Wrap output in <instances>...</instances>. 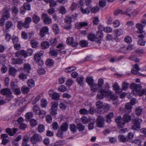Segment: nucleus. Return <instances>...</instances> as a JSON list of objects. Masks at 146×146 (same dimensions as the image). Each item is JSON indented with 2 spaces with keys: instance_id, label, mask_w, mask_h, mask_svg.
I'll return each mask as SVG.
<instances>
[{
  "instance_id": "51",
  "label": "nucleus",
  "mask_w": 146,
  "mask_h": 146,
  "mask_svg": "<svg viewBox=\"0 0 146 146\" xmlns=\"http://www.w3.org/2000/svg\"><path fill=\"white\" fill-rule=\"evenodd\" d=\"M104 31L106 33H110L112 32L113 31L112 29L109 27H107L103 28Z\"/></svg>"
},
{
  "instance_id": "41",
  "label": "nucleus",
  "mask_w": 146,
  "mask_h": 146,
  "mask_svg": "<svg viewBox=\"0 0 146 146\" xmlns=\"http://www.w3.org/2000/svg\"><path fill=\"white\" fill-rule=\"evenodd\" d=\"M79 44L82 47H87L88 46V43L86 40H82L80 41Z\"/></svg>"
},
{
  "instance_id": "6",
  "label": "nucleus",
  "mask_w": 146,
  "mask_h": 146,
  "mask_svg": "<svg viewBox=\"0 0 146 146\" xmlns=\"http://www.w3.org/2000/svg\"><path fill=\"white\" fill-rule=\"evenodd\" d=\"M42 17L43 20V23L45 25H49L52 23L51 19L46 13H43Z\"/></svg>"
},
{
  "instance_id": "17",
  "label": "nucleus",
  "mask_w": 146,
  "mask_h": 146,
  "mask_svg": "<svg viewBox=\"0 0 146 146\" xmlns=\"http://www.w3.org/2000/svg\"><path fill=\"white\" fill-rule=\"evenodd\" d=\"M17 131V129L15 128H13V130L9 128H7L6 129V133L11 136H13Z\"/></svg>"
},
{
  "instance_id": "62",
  "label": "nucleus",
  "mask_w": 146,
  "mask_h": 146,
  "mask_svg": "<svg viewBox=\"0 0 146 146\" xmlns=\"http://www.w3.org/2000/svg\"><path fill=\"white\" fill-rule=\"evenodd\" d=\"M80 113L82 114H88V110L85 108H82L79 110Z\"/></svg>"
},
{
  "instance_id": "50",
  "label": "nucleus",
  "mask_w": 146,
  "mask_h": 146,
  "mask_svg": "<svg viewBox=\"0 0 146 146\" xmlns=\"http://www.w3.org/2000/svg\"><path fill=\"white\" fill-rule=\"evenodd\" d=\"M142 109L140 107L137 108L135 110V113L137 115L139 116L142 114Z\"/></svg>"
},
{
  "instance_id": "16",
  "label": "nucleus",
  "mask_w": 146,
  "mask_h": 146,
  "mask_svg": "<svg viewBox=\"0 0 146 146\" xmlns=\"http://www.w3.org/2000/svg\"><path fill=\"white\" fill-rule=\"evenodd\" d=\"M121 116L117 117L115 119V122L118 123V126L120 128L123 127L124 126V122L122 121V119H121Z\"/></svg>"
},
{
  "instance_id": "44",
  "label": "nucleus",
  "mask_w": 146,
  "mask_h": 146,
  "mask_svg": "<svg viewBox=\"0 0 146 146\" xmlns=\"http://www.w3.org/2000/svg\"><path fill=\"white\" fill-rule=\"evenodd\" d=\"M40 105L42 107L45 108L47 104V102L46 99H41L40 100Z\"/></svg>"
},
{
  "instance_id": "11",
  "label": "nucleus",
  "mask_w": 146,
  "mask_h": 146,
  "mask_svg": "<svg viewBox=\"0 0 146 146\" xmlns=\"http://www.w3.org/2000/svg\"><path fill=\"white\" fill-rule=\"evenodd\" d=\"M108 95L107 90L105 89H102L98 93L97 97L98 99H101Z\"/></svg>"
},
{
  "instance_id": "56",
  "label": "nucleus",
  "mask_w": 146,
  "mask_h": 146,
  "mask_svg": "<svg viewBox=\"0 0 146 146\" xmlns=\"http://www.w3.org/2000/svg\"><path fill=\"white\" fill-rule=\"evenodd\" d=\"M104 80L102 78L99 79L98 81V87L101 88L102 87V86L104 85Z\"/></svg>"
},
{
  "instance_id": "35",
  "label": "nucleus",
  "mask_w": 146,
  "mask_h": 146,
  "mask_svg": "<svg viewBox=\"0 0 146 146\" xmlns=\"http://www.w3.org/2000/svg\"><path fill=\"white\" fill-rule=\"evenodd\" d=\"M21 90L23 93L26 94L30 91V88L24 85L21 87Z\"/></svg>"
},
{
  "instance_id": "4",
  "label": "nucleus",
  "mask_w": 146,
  "mask_h": 146,
  "mask_svg": "<svg viewBox=\"0 0 146 146\" xmlns=\"http://www.w3.org/2000/svg\"><path fill=\"white\" fill-rule=\"evenodd\" d=\"M43 52L41 51L38 52L37 54L35 55L34 56V60L37 62L38 64L40 65H42L43 64V62L42 60H40V57L43 55Z\"/></svg>"
},
{
  "instance_id": "22",
  "label": "nucleus",
  "mask_w": 146,
  "mask_h": 146,
  "mask_svg": "<svg viewBox=\"0 0 146 146\" xmlns=\"http://www.w3.org/2000/svg\"><path fill=\"white\" fill-rule=\"evenodd\" d=\"M32 19L33 21L36 24H37L40 20V17L35 14L33 15Z\"/></svg>"
},
{
  "instance_id": "64",
  "label": "nucleus",
  "mask_w": 146,
  "mask_h": 146,
  "mask_svg": "<svg viewBox=\"0 0 146 146\" xmlns=\"http://www.w3.org/2000/svg\"><path fill=\"white\" fill-rule=\"evenodd\" d=\"M74 83L73 81L71 79H69L67 80L66 82V85L68 87L72 85Z\"/></svg>"
},
{
  "instance_id": "3",
  "label": "nucleus",
  "mask_w": 146,
  "mask_h": 146,
  "mask_svg": "<svg viewBox=\"0 0 146 146\" xmlns=\"http://www.w3.org/2000/svg\"><path fill=\"white\" fill-rule=\"evenodd\" d=\"M30 141L33 144H36L38 142L42 141V137L41 136L38 134H35L30 138Z\"/></svg>"
},
{
  "instance_id": "28",
  "label": "nucleus",
  "mask_w": 146,
  "mask_h": 146,
  "mask_svg": "<svg viewBox=\"0 0 146 146\" xmlns=\"http://www.w3.org/2000/svg\"><path fill=\"white\" fill-rule=\"evenodd\" d=\"M17 71L16 69L15 68L12 67L10 68L9 70V74L13 76H15L16 74V72Z\"/></svg>"
},
{
  "instance_id": "27",
  "label": "nucleus",
  "mask_w": 146,
  "mask_h": 146,
  "mask_svg": "<svg viewBox=\"0 0 146 146\" xmlns=\"http://www.w3.org/2000/svg\"><path fill=\"white\" fill-rule=\"evenodd\" d=\"M112 86L114 90L116 92L118 93H119L121 92V90L117 82H115L114 84Z\"/></svg>"
},
{
  "instance_id": "2",
  "label": "nucleus",
  "mask_w": 146,
  "mask_h": 146,
  "mask_svg": "<svg viewBox=\"0 0 146 146\" xmlns=\"http://www.w3.org/2000/svg\"><path fill=\"white\" fill-rule=\"evenodd\" d=\"M77 16L76 14H74L71 16L68 15L64 19V22L66 23L64 27L65 29L69 30L71 29V23L72 22V19H75Z\"/></svg>"
},
{
  "instance_id": "9",
  "label": "nucleus",
  "mask_w": 146,
  "mask_h": 146,
  "mask_svg": "<svg viewBox=\"0 0 146 146\" xmlns=\"http://www.w3.org/2000/svg\"><path fill=\"white\" fill-rule=\"evenodd\" d=\"M48 94L50 97L54 100H58L60 99L59 94L54 92L53 90H50L48 92Z\"/></svg>"
},
{
  "instance_id": "12",
  "label": "nucleus",
  "mask_w": 146,
  "mask_h": 146,
  "mask_svg": "<svg viewBox=\"0 0 146 146\" xmlns=\"http://www.w3.org/2000/svg\"><path fill=\"white\" fill-rule=\"evenodd\" d=\"M66 42L68 44L72 46L75 47L78 45V43L76 41H74L73 38L69 37L67 38Z\"/></svg>"
},
{
  "instance_id": "10",
  "label": "nucleus",
  "mask_w": 146,
  "mask_h": 146,
  "mask_svg": "<svg viewBox=\"0 0 146 146\" xmlns=\"http://www.w3.org/2000/svg\"><path fill=\"white\" fill-rule=\"evenodd\" d=\"M11 89L13 90V92L16 95H19L21 93L20 88L15 86L14 82H12L11 83Z\"/></svg>"
},
{
  "instance_id": "40",
  "label": "nucleus",
  "mask_w": 146,
  "mask_h": 146,
  "mask_svg": "<svg viewBox=\"0 0 146 146\" xmlns=\"http://www.w3.org/2000/svg\"><path fill=\"white\" fill-rule=\"evenodd\" d=\"M86 82L89 85H92L94 84V80L92 77H87L86 79Z\"/></svg>"
},
{
  "instance_id": "7",
  "label": "nucleus",
  "mask_w": 146,
  "mask_h": 146,
  "mask_svg": "<svg viewBox=\"0 0 146 146\" xmlns=\"http://www.w3.org/2000/svg\"><path fill=\"white\" fill-rule=\"evenodd\" d=\"M104 120L102 116H99L96 119L97 126L99 127H103L104 125Z\"/></svg>"
},
{
  "instance_id": "59",
  "label": "nucleus",
  "mask_w": 146,
  "mask_h": 146,
  "mask_svg": "<svg viewBox=\"0 0 146 146\" xmlns=\"http://www.w3.org/2000/svg\"><path fill=\"white\" fill-rule=\"evenodd\" d=\"M51 104V109L57 110L58 105V102H52Z\"/></svg>"
},
{
  "instance_id": "20",
  "label": "nucleus",
  "mask_w": 146,
  "mask_h": 146,
  "mask_svg": "<svg viewBox=\"0 0 146 146\" xmlns=\"http://www.w3.org/2000/svg\"><path fill=\"white\" fill-rule=\"evenodd\" d=\"M11 61L12 63L14 64H20L23 63V60L19 58L16 59L13 58L11 59Z\"/></svg>"
},
{
  "instance_id": "23",
  "label": "nucleus",
  "mask_w": 146,
  "mask_h": 146,
  "mask_svg": "<svg viewBox=\"0 0 146 146\" xmlns=\"http://www.w3.org/2000/svg\"><path fill=\"white\" fill-rule=\"evenodd\" d=\"M132 10V7H128L126 9L125 11L124 12L123 11L122 12L121 14L122 15H126L128 16L129 17L131 16V14L129 13H128L131 12Z\"/></svg>"
},
{
  "instance_id": "30",
  "label": "nucleus",
  "mask_w": 146,
  "mask_h": 146,
  "mask_svg": "<svg viewBox=\"0 0 146 146\" xmlns=\"http://www.w3.org/2000/svg\"><path fill=\"white\" fill-rule=\"evenodd\" d=\"M143 120L141 118H136L133 120V124L139 125H140L141 123L142 122Z\"/></svg>"
},
{
  "instance_id": "14",
  "label": "nucleus",
  "mask_w": 146,
  "mask_h": 146,
  "mask_svg": "<svg viewBox=\"0 0 146 146\" xmlns=\"http://www.w3.org/2000/svg\"><path fill=\"white\" fill-rule=\"evenodd\" d=\"M29 138L28 135H25L23 137V141L22 143V146H30L28 144L29 141Z\"/></svg>"
},
{
  "instance_id": "26",
  "label": "nucleus",
  "mask_w": 146,
  "mask_h": 146,
  "mask_svg": "<svg viewBox=\"0 0 146 146\" xmlns=\"http://www.w3.org/2000/svg\"><path fill=\"white\" fill-rule=\"evenodd\" d=\"M119 140L122 142L124 143L128 141V139L127 137H125L123 135H120L118 137Z\"/></svg>"
},
{
  "instance_id": "46",
  "label": "nucleus",
  "mask_w": 146,
  "mask_h": 146,
  "mask_svg": "<svg viewBox=\"0 0 146 146\" xmlns=\"http://www.w3.org/2000/svg\"><path fill=\"white\" fill-rule=\"evenodd\" d=\"M96 106L98 109H101L102 108L103 106L102 102L101 101H97L96 103Z\"/></svg>"
},
{
  "instance_id": "43",
  "label": "nucleus",
  "mask_w": 146,
  "mask_h": 146,
  "mask_svg": "<svg viewBox=\"0 0 146 146\" xmlns=\"http://www.w3.org/2000/svg\"><path fill=\"white\" fill-rule=\"evenodd\" d=\"M76 127L79 131H82L84 129L85 126L80 123H78L77 124Z\"/></svg>"
},
{
  "instance_id": "60",
  "label": "nucleus",
  "mask_w": 146,
  "mask_h": 146,
  "mask_svg": "<svg viewBox=\"0 0 146 146\" xmlns=\"http://www.w3.org/2000/svg\"><path fill=\"white\" fill-rule=\"evenodd\" d=\"M37 73L40 75L44 74L46 73V71L44 68H39L37 71Z\"/></svg>"
},
{
  "instance_id": "47",
  "label": "nucleus",
  "mask_w": 146,
  "mask_h": 146,
  "mask_svg": "<svg viewBox=\"0 0 146 146\" xmlns=\"http://www.w3.org/2000/svg\"><path fill=\"white\" fill-rule=\"evenodd\" d=\"M76 68L75 67H70L66 68L65 70V72L67 73H69L75 70Z\"/></svg>"
},
{
  "instance_id": "39",
  "label": "nucleus",
  "mask_w": 146,
  "mask_h": 146,
  "mask_svg": "<svg viewBox=\"0 0 146 146\" xmlns=\"http://www.w3.org/2000/svg\"><path fill=\"white\" fill-rule=\"evenodd\" d=\"M28 86L29 87H33L35 86V83L34 80L32 79H30L27 81Z\"/></svg>"
},
{
  "instance_id": "33",
  "label": "nucleus",
  "mask_w": 146,
  "mask_h": 146,
  "mask_svg": "<svg viewBox=\"0 0 146 146\" xmlns=\"http://www.w3.org/2000/svg\"><path fill=\"white\" fill-rule=\"evenodd\" d=\"M77 128L76 125L73 124H71L70 125V129L73 133H75L77 130Z\"/></svg>"
},
{
  "instance_id": "1",
  "label": "nucleus",
  "mask_w": 146,
  "mask_h": 146,
  "mask_svg": "<svg viewBox=\"0 0 146 146\" xmlns=\"http://www.w3.org/2000/svg\"><path fill=\"white\" fill-rule=\"evenodd\" d=\"M132 90V92L134 95H137L142 96L143 95H146V88L141 90V87L139 85L136 83H132L131 85Z\"/></svg>"
},
{
  "instance_id": "15",
  "label": "nucleus",
  "mask_w": 146,
  "mask_h": 146,
  "mask_svg": "<svg viewBox=\"0 0 146 146\" xmlns=\"http://www.w3.org/2000/svg\"><path fill=\"white\" fill-rule=\"evenodd\" d=\"M8 137L7 134H2L1 135V138L2 139V143L4 145H6L9 142V140L7 138Z\"/></svg>"
},
{
  "instance_id": "52",
  "label": "nucleus",
  "mask_w": 146,
  "mask_h": 146,
  "mask_svg": "<svg viewBox=\"0 0 146 146\" xmlns=\"http://www.w3.org/2000/svg\"><path fill=\"white\" fill-rule=\"evenodd\" d=\"M131 72L135 75H138L140 76H142L144 77H146V75H144L143 74H142L138 72V71L137 70H134V69H132L131 71Z\"/></svg>"
},
{
  "instance_id": "31",
  "label": "nucleus",
  "mask_w": 146,
  "mask_h": 146,
  "mask_svg": "<svg viewBox=\"0 0 146 146\" xmlns=\"http://www.w3.org/2000/svg\"><path fill=\"white\" fill-rule=\"evenodd\" d=\"M25 109V108L24 107H23L21 108H19L15 113V115L16 117L19 116Z\"/></svg>"
},
{
  "instance_id": "57",
  "label": "nucleus",
  "mask_w": 146,
  "mask_h": 146,
  "mask_svg": "<svg viewBox=\"0 0 146 146\" xmlns=\"http://www.w3.org/2000/svg\"><path fill=\"white\" fill-rule=\"evenodd\" d=\"M91 86V89L92 91L95 92L98 90V87L96 84H93Z\"/></svg>"
},
{
  "instance_id": "38",
  "label": "nucleus",
  "mask_w": 146,
  "mask_h": 146,
  "mask_svg": "<svg viewBox=\"0 0 146 146\" xmlns=\"http://www.w3.org/2000/svg\"><path fill=\"white\" fill-rule=\"evenodd\" d=\"M24 68L25 71L29 72L31 69V66L28 63H25L24 64Z\"/></svg>"
},
{
  "instance_id": "53",
  "label": "nucleus",
  "mask_w": 146,
  "mask_h": 146,
  "mask_svg": "<svg viewBox=\"0 0 146 146\" xmlns=\"http://www.w3.org/2000/svg\"><path fill=\"white\" fill-rule=\"evenodd\" d=\"M123 31L120 29H118L115 31V33L116 36H119L123 34Z\"/></svg>"
},
{
  "instance_id": "48",
  "label": "nucleus",
  "mask_w": 146,
  "mask_h": 146,
  "mask_svg": "<svg viewBox=\"0 0 146 146\" xmlns=\"http://www.w3.org/2000/svg\"><path fill=\"white\" fill-rule=\"evenodd\" d=\"M84 79V77L82 76H80L76 79V81L78 84H79L80 85H81Z\"/></svg>"
},
{
  "instance_id": "34",
  "label": "nucleus",
  "mask_w": 146,
  "mask_h": 146,
  "mask_svg": "<svg viewBox=\"0 0 146 146\" xmlns=\"http://www.w3.org/2000/svg\"><path fill=\"white\" fill-rule=\"evenodd\" d=\"M49 46V43L47 41H43L41 44V47L43 49H45L48 48Z\"/></svg>"
},
{
  "instance_id": "29",
  "label": "nucleus",
  "mask_w": 146,
  "mask_h": 146,
  "mask_svg": "<svg viewBox=\"0 0 146 146\" xmlns=\"http://www.w3.org/2000/svg\"><path fill=\"white\" fill-rule=\"evenodd\" d=\"M33 112L36 115H40V109L39 108L36 106H34L33 107Z\"/></svg>"
},
{
  "instance_id": "18",
  "label": "nucleus",
  "mask_w": 146,
  "mask_h": 146,
  "mask_svg": "<svg viewBox=\"0 0 146 146\" xmlns=\"http://www.w3.org/2000/svg\"><path fill=\"white\" fill-rule=\"evenodd\" d=\"M131 120L130 116L128 114H125L123 117L122 121L124 122V125L125 123L129 122Z\"/></svg>"
},
{
  "instance_id": "54",
  "label": "nucleus",
  "mask_w": 146,
  "mask_h": 146,
  "mask_svg": "<svg viewBox=\"0 0 146 146\" xmlns=\"http://www.w3.org/2000/svg\"><path fill=\"white\" fill-rule=\"evenodd\" d=\"M38 43L35 40H32L31 42V44L32 47L34 48H36L37 46Z\"/></svg>"
},
{
  "instance_id": "58",
  "label": "nucleus",
  "mask_w": 146,
  "mask_h": 146,
  "mask_svg": "<svg viewBox=\"0 0 146 146\" xmlns=\"http://www.w3.org/2000/svg\"><path fill=\"white\" fill-rule=\"evenodd\" d=\"M118 51L123 53H126L128 52V50L127 48L126 47H122L119 48L118 50Z\"/></svg>"
},
{
  "instance_id": "45",
  "label": "nucleus",
  "mask_w": 146,
  "mask_h": 146,
  "mask_svg": "<svg viewBox=\"0 0 146 146\" xmlns=\"http://www.w3.org/2000/svg\"><path fill=\"white\" fill-rule=\"evenodd\" d=\"M67 90L66 87L63 85L60 86L58 88V91L63 92L66 91Z\"/></svg>"
},
{
  "instance_id": "63",
  "label": "nucleus",
  "mask_w": 146,
  "mask_h": 146,
  "mask_svg": "<svg viewBox=\"0 0 146 146\" xmlns=\"http://www.w3.org/2000/svg\"><path fill=\"white\" fill-rule=\"evenodd\" d=\"M27 125L24 123H21L19 124V128L22 130H24L27 127Z\"/></svg>"
},
{
  "instance_id": "37",
  "label": "nucleus",
  "mask_w": 146,
  "mask_h": 146,
  "mask_svg": "<svg viewBox=\"0 0 146 146\" xmlns=\"http://www.w3.org/2000/svg\"><path fill=\"white\" fill-rule=\"evenodd\" d=\"M129 86V84L127 82L124 81L122 82V84L121 90H127Z\"/></svg>"
},
{
  "instance_id": "19",
  "label": "nucleus",
  "mask_w": 146,
  "mask_h": 146,
  "mask_svg": "<svg viewBox=\"0 0 146 146\" xmlns=\"http://www.w3.org/2000/svg\"><path fill=\"white\" fill-rule=\"evenodd\" d=\"M135 27L138 30V31L137 32V33H141L144 31L143 30L144 26L142 24L139 23H137L136 24Z\"/></svg>"
},
{
  "instance_id": "42",
  "label": "nucleus",
  "mask_w": 146,
  "mask_h": 146,
  "mask_svg": "<svg viewBox=\"0 0 146 146\" xmlns=\"http://www.w3.org/2000/svg\"><path fill=\"white\" fill-rule=\"evenodd\" d=\"M38 130L39 132H42L45 130L44 126L43 124H39L38 125Z\"/></svg>"
},
{
  "instance_id": "55",
  "label": "nucleus",
  "mask_w": 146,
  "mask_h": 146,
  "mask_svg": "<svg viewBox=\"0 0 146 146\" xmlns=\"http://www.w3.org/2000/svg\"><path fill=\"white\" fill-rule=\"evenodd\" d=\"M30 123L31 126L32 127L36 125L37 124V120L34 119H32L31 120Z\"/></svg>"
},
{
  "instance_id": "8",
  "label": "nucleus",
  "mask_w": 146,
  "mask_h": 146,
  "mask_svg": "<svg viewBox=\"0 0 146 146\" xmlns=\"http://www.w3.org/2000/svg\"><path fill=\"white\" fill-rule=\"evenodd\" d=\"M87 37L88 40L91 41H95L96 42L99 44L101 43V40L97 38L95 34L92 33L89 34Z\"/></svg>"
},
{
  "instance_id": "5",
  "label": "nucleus",
  "mask_w": 146,
  "mask_h": 146,
  "mask_svg": "<svg viewBox=\"0 0 146 146\" xmlns=\"http://www.w3.org/2000/svg\"><path fill=\"white\" fill-rule=\"evenodd\" d=\"M48 28L47 26H44L40 29L39 34L41 37H44L46 35L48 34Z\"/></svg>"
},
{
  "instance_id": "13",
  "label": "nucleus",
  "mask_w": 146,
  "mask_h": 146,
  "mask_svg": "<svg viewBox=\"0 0 146 146\" xmlns=\"http://www.w3.org/2000/svg\"><path fill=\"white\" fill-rule=\"evenodd\" d=\"M10 17V14L9 10L6 8L3 9L2 15V18L6 20Z\"/></svg>"
},
{
  "instance_id": "49",
  "label": "nucleus",
  "mask_w": 146,
  "mask_h": 146,
  "mask_svg": "<svg viewBox=\"0 0 146 146\" xmlns=\"http://www.w3.org/2000/svg\"><path fill=\"white\" fill-rule=\"evenodd\" d=\"M80 10L81 12L84 14H88L90 13V11L88 8L84 9L82 7H81Z\"/></svg>"
},
{
  "instance_id": "24",
  "label": "nucleus",
  "mask_w": 146,
  "mask_h": 146,
  "mask_svg": "<svg viewBox=\"0 0 146 146\" xmlns=\"http://www.w3.org/2000/svg\"><path fill=\"white\" fill-rule=\"evenodd\" d=\"M52 29L55 35H57L59 32L60 30L58 25L56 24H54L52 26Z\"/></svg>"
},
{
  "instance_id": "21",
  "label": "nucleus",
  "mask_w": 146,
  "mask_h": 146,
  "mask_svg": "<svg viewBox=\"0 0 146 146\" xmlns=\"http://www.w3.org/2000/svg\"><path fill=\"white\" fill-rule=\"evenodd\" d=\"M1 94L3 95H8L9 94H11L12 92L8 88H6L1 90Z\"/></svg>"
},
{
  "instance_id": "32",
  "label": "nucleus",
  "mask_w": 146,
  "mask_h": 146,
  "mask_svg": "<svg viewBox=\"0 0 146 146\" xmlns=\"http://www.w3.org/2000/svg\"><path fill=\"white\" fill-rule=\"evenodd\" d=\"M131 106L130 103H127L125 106V110L129 113L131 112Z\"/></svg>"
},
{
  "instance_id": "25",
  "label": "nucleus",
  "mask_w": 146,
  "mask_h": 146,
  "mask_svg": "<svg viewBox=\"0 0 146 146\" xmlns=\"http://www.w3.org/2000/svg\"><path fill=\"white\" fill-rule=\"evenodd\" d=\"M68 128V124L66 122L63 123L60 127V129L61 131H66Z\"/></svg>"
},
{
  "instance_id": "36",
  "label": "nucleus",
  "mask_w": 146,
  "mask_h": 146,
  "mask_svg": "<svg viewBox=\"0 0 146 146\" xmlns=\"http://www.w3.org/2000/svg\"><path fill=\"white\" fill-rule=\"evenodd\" d=\"M106 122H110L111 121V119L113 117V113H110L107 114L106 116Z\"/></svg>"
},
{
  "instance_id": "61",
  "label": "nucleus",
  "mask_w": 146,
  "mask_h": 146,
  "mask_svg": "<svg viewBox=\"0 0 146 146\" xmlns=\"http://www.w3.org/2000/svg\"><path fill=\"white\" fill-rule=\"evenodd\" d=\"M49 53L50 55L52 56H56L58 54L56 51L51 50L49 51Z\"/></svg>"
}]
</instances>
